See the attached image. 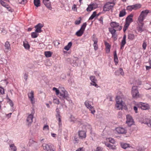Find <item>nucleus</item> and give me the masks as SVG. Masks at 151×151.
<instances>
[{
  "label": "nucleus",
  "instance_id": "nucleus-59",
  "mask_svg": "<svg viewBox=\"0 0 151 151\" xmlns=\"http://www.w3.org/2000/svg\"><path fill=\"white\" fill-rule=\"evenodd\" d=\"M103 18L102 17H101L99 19V21H100V23L103 24Z\"/></svg>",
  "mask_w": 151,
  "mask_h": 151
},
{
  "label": "nucleus",
  "instance_id": "nucleus-60",
  "mask_svg": "<svg viewBox=\"0 0 151 151\" xmlns=\"http://www.w3.org/2000/svg\"><path fill=\"white\" fill-rule=\"evenodd\" d=\"M109 142H110L111 143L113 144L115 143V141L112 138H109Z\"/></svg>",
  "mask_w": 151,
  "mask_h": 151
},
{
  "label": "nucleus",
  "instance_id": "nucleus-36",
  "mask_svg": "<svg viewBox=\"0 0 151 151\" xmlns=\"http://www.w3.org/2000/svg\"><path fill=\"white\" fill-rule=\"evenodd\" d=\"M39 35V34L37 33V32H32L31 33V35L32 38H35L37 37Z\"/></svg>",
  "mask_w": 151,
  "mask_h": 151
},
{
  "label": "nucleus",
  "instance_id": "nucleus-51",
  "mask_svg": "<svg viewBox=\"0 0 151 151\" xmlns=\"http://www.w3.org/2000/svg\"><path fill=\"white\" fill-rule=\"evenodd\" d=\"M5 8H6L7 10L9 12H12L13 11L12 9L11 8V7L8 4L7 6H6V7Z\"/></svg>",
  "mask_w": 151,
  "mask_h": 151
},
{
  "label": "nucleus",
  "instance_id": "nucleus-16",
  "mask_svg": "<svg viewBox=\"0 0 151 151\" xmlns=\"http://www.w3.org/2000/svg\"><path fill=\"white\" fill-rule=\"evenodd\" d=\"M137 36V35H134L132 33H128V39L130 41L134 40Z\"/></svg>",
  "mask_w": 151,
  "mask_h": 151
},
{
  "label": "nucleus",
  "instance_id": "nucleus-4",
  "mask_svg": "<svg viewBox=\"0 0 151 151\" xmlns=\"http://www.w3.org/2000/svg\"><path fill=\"white\" fill-rule=\"evenodd\" d=\"M131 94L134 99H136L139 97V94L138 92L137 87L133 86L132 88Z\"/></svg>",
  "mask_w": 151,
  "mask_h": 151
},
{
  "label": "nucleus",
  "instance_id": "nucleus-55",
  "mask_svg": "<svg viewBox=\"0 0 151 151\" xmlns=\"http://www.w3.org/2000/svg\"><path fill=\"white\" fill-rule=\"evenodd\" d=\"M72 9L74 11H76L77 12V8L76 7V4H74L73 6L72 7Z\"/></svg>",
  "mask_w": 151,
  "mask_h": 151
},
{
  "label": "nucleus",
  "instance_id": "nucleus-27",
  "mask_svg": "<svg viewBox=\"0 0 151 151\" xmlns=\"http://www.w3.org/2000/svg\"><path fill=\"white\" fill-rule=\"evenodd\" d=\"M126 14V13L125 12V9H123L120 12L119 14V17H124L125 16Z\"/></svg>",
  "mask_w": 151,
  "mask_h": 151
},
{
  "label": "nucleus",
  "instance_id": "nucleus-3",
  "mask_svg": "<svg viewBox=\"0 0 151 151\" xmlns=\"http://www.w3.org/2000/svg\"><path fill=\"white\" fill-rule=\"evenodd\" d=\"M115 5V3L113 2H107L104 6L103 10L104 12H106L108 11L111 9H112Z\"/></svg>",
  "mask_w": 151,
  "mask_h": 151
},
{
  "label": "nucleus",
  "instance_id": "nucleus-50",
  "mask_svg": "<svg viewBox=\"0 0 151 151\" xmlns=\"http://www.w3.org/2000/svg\"><path fill=\"white\" fill-rule=\"evenodd\" d=\"M117 35L116 33L112 35V38H113L114 41H116L117 40Z\"/></svg>",
  "mask_w": 151,
  "mask_h": 151
},
{
  "label": "nucleus",
  "instance_id": "nucleus-2",
  "mask_svg": "<svg viewBox=\"0 0 151 151\" xmlns=\"http://www.w3.org/2000/svg\"><path fill=\"white\" fill-rule=\"evenodd\" d=\"M150 12V10L147 9L142 11L139 16L138 21L140 24L143 23V22L145 18L146 17L148 14Z\"/></svg>",
  "mask_w": 151,
  "mask_h": 151
},
{
  "label": "nucleus",
  "instance_id": "nucleus-45",
  "mask_svg": "<svg viewBox=\"0 0 151 151\" xmlns=\"http://www.w3.org/2000/svg\"><path fill=\"white\" fill-rule=\"evenodd\" d=\"M5 93L4 89L0 86V94L3 95Z\"/></svg>",
  "mask_w": 151,
  "mask_h": 151
},
{
  "label": "nucleus",
  "instance_id": "nucleus-63",
  "mask_svg": "<svg viewBox=\"0 0 151 151\" xmlns=\"http://www.w3.org/2000/svg\"><path fill=\"white\" fill-rule=\"evenodd\" d=\"M126 43V40L122 39L121 44L122 45V46L124 45Z\"/></svg>",
  "mask_w": 151,
  "mask_h": 151
},
{
  "label": "nucleus",
  "instance_id": "nucleus-5",
  "mask_svg": "<svg viewBox=\"0 0 151 151\" xmlns=\"http://www.w3.org/2000/svg\"><path fill=\"white\" fill-rule=\"evenodd\" d=\"M110 25L111 27V28H115L117 30L120 31L122 29V27L119 26V24L116 22H111L110 23Z\"/></svg>",
  "mask_w": 151,
  "mask_h": 151
},
{
  "label": "nucleus",
  "instance_id": "nucleus-48",
  "mask_svg": "<svg viewBox=\"0 0 151 151\" xmlns=\"http://www.w3.org/2000/svg\"><path fill=\"white\" fill-rule=\"evenodd\" d=\"M103 149V147L98 146L96 148L95 151H104Z\"/></svg>",
  "mask_w": 151,
  "mask_h": 151
},
{
  "label": "nucleus",
  "instance_id": "nucleus-19",
  "mask_svg": "<svg viewBox=\"0 0 151 151\" xmlns=\"http://www.w3.org/2000/svg\"><path fill=\"white\" fill-rule=\"evenodd\" d=\"M120 145L122 147L125 149H126L127 147H131L129 144L126 143H121Z\"/></svg>",
  "mask_w": 151,
  "mask_h": 151
},
{
  "label": "nucleus",
  "instance_id": "nucleus-12",
  "mask_svg": "<svg viewBox=\"0 0 151 151\" xmlns=\"http://www.w3.org/2000/svg\"><path fill=\"white\" fill-rule=\"evenodd\" d=\"M90 79L91 81L92 82L90 84L93 86H94L96 88H98L99 86L96 83V82L97 81L96 78L94 76H91L90 77Z\"/></svg>",
  "mask_w": 151,
  "mask_h": 151
},
{
  "label": "nucleus",
  "instance_id": "nucleus-22",
  "mask_svg": "<svg viewBox=\"0 0 151 151\" xmlns=\"http://www.w3.org/2000/svg\"><path fill=\"white\" fill-rule=\"evenodd\" d=\"M94 4H90L88 5V7L86 9V11L88 12H90L94 9L93 6H94Z\"/></svg>",
  "mask_w": 151,
  "mask_h": 151
},
{
  "label": "nucleus",
  "instance_id": "nucleus-34",
  "mask_svg": "<svg viewBox=\"0 0 151 151\" xmlns=\"http://www.w3.org/2000/svg\"><path fill=\"white\" fill-rule=\"evenodd\" d=\"M56 118L58 121V125L59 127H60L62 126V125L61 116L56 117Z\"/></svg>",
  "mask_w": 151,
  "mask_h": 151
},
{
  "label": "nucleus",
  "instance_id": "nucleus-10",
  "mask_svg": "<svg viewBox=\"0 0 151 151\" xmlns=\"http://www.w3.org/2000/svg\"><path fill=\"white\" fill-rule=\"evenodd\" d=\"M78 135L79 138L82 139H85L86 136V132L82 130L78 131Z\"/></svg>",
  "mask_w": 151,
  "mask_h": 151
},
{
  "label": "nucleus",
  "instance_id": "nucleus-29",
  "mask_svg": "<svg viewBox=\"0 0 151 151\" xmlns=\"http://www.w3.org/2000/svg\"><path fill=\"white\" fill-rule=\"evenodd\" d=\"M10 150L12 151H17V147L14 145V144H12L10 145Z\"/></svg>",
  "mask_w": 151,
  "mask_h": 151
},
{
  "label": "nucleus",
  "instance_id": "nucleus-38",
  "mask_svg": "<svg viewBox=\"0 0 151 151\" xmlns=\"http://www.w3.org/2000/svg\"><path fill=\"white\" fill-rule=\"evenodd\" d=\"M124 104H120L119 103H117L116 105V108L118 109H120L122 108V106H123Z\"/></svg>",
  "mask_w": 151,
  "mask_h": 151
},
{
  "label": "nucleus",
  "instance_id": "nucleus-32",
  "mask_svg": "<svg viewBox=\"0 0 151 151\" xmlns=\"http://www.w3.org/2000/svg\"><path fill=\"white\" fill-rule=\"evenodd\" d=\"M130 24L125 22V24L124 25L123 29V30L124 32H125L127 29H128V27H129V25Z\"/></svg>",
  "mask_w": 151,
  "mask_h": 151
},
{
  "label": "nucleus",
  "instance_id": "nucleus-39",
  "mask_svg": "<svg viewBox=\"0 0 151 151\" xmlns=\"http://www.w3.org/2000/svg\"><path fill=\"white\" fill-rule=\"evenodd\" d=\"M98 42H94V43L93 44L94 49L95 51L97 50L98 48V46L97 44Z\"/></svg>",
  "mask_w": 151,
  "mask_h": 151
},
{
  "label": "nucleus",
  "instance_id": "nucleus-56",
  "mask_svg": "<svg viewBox=\"0 0 151 151\" xmlns=\"http://www.w3.org/2000/svg\"><path fill=\"white\" fill-rule=\"evenodd\" d=\"M42 147L43 148V150H42V151H47V146L45 144H44L42 145Z\"/></svg>",
  "mask_w": 151,
  "mask_h": 151
},
{
  "label": "nucleus",
  "instance_id": "nucleus-21",
  "mask_svg": "<svg viewBox=\"0 0 151 151\" xmlns=\"http://www.w3.org/2000/svg\"><path fill=\"white\" fill-rule=\"evenodd\" d=\"M4 46L5 50H10L11 49L10 44L9 41H7L6 42Z\"/></svg>",
  "mask_w": 151,
  "mask_h": 151
},
{
  "label": "nucleus",
  "instance_id": "nucleus-40",
  "mask_svg": "<svg viewBox=\"0 0 151 151\" xmlns=\"http://www.w3.org/2000/svg\"><path fill=\"white\" fill-rule=\"evenodd\" d=\"M52 90L54 91H55L57 95H60V90L58 89L57 88L55 87H54L52 88Z\"/></svg>",
  "mask_w": 151,
  "mask_h": 151
},
{
  "label": "nucleus",
  "instance_id": "nucleus-47",
  "mask_svg": "<svg viewBox=\"0 0 151 151\" xmlns=\"http://www.w3.org/2000/svg\"><path fill=\"white\" fill-rule=\"evenodd\" d=\"M127 10L129 11H131L133 10V5L128 6L127 7Z\"/></svg>",
  "mask_w": 151,
  "mask_h": 151
},
{
  "label": "nucleus",
  "instance_id": "nucleus-15",
  "mask_svg": "<svg viewBox=\"0 0 151 151\" xmlns=\"http://www.w3.org/2000/svg\"><path fill=\"white\" fill-rule=\"evenodd\" d=\"M43 27V25L40 23L38 24L35 26L36 29L35 32L37 33H40L41 32V29Z\"/></svg>",
  "mask_w": 151,
  "mask_h": 151
},
{
  "label": "nucleus",
  "instance_id": "nucleus-17",
  "mask_svg": "<svg viewBox=\"0 0 151 151\" xmlns=\"http://www.w3.org/2000/svg\"><path fill=\"white\" fill-rule=\"evenodd\" d=\"M104 45L106 47L105 50L106 52L109 53L110 52L111 46L107 42H104Z\"/></svg>",
  "mask_w": 151,
  "mask_h": 151
},
{
  "label": "nucleus",
  "instance_id": "nucleus-57",
  "mask_svg": "<svg viewBox=\"0 0 151 151\" xmlns=\"http://www.w3.org/2000/svg\"><path fill=\"white\" fill-rule=\"evenodd\" d=\"M122 113L121 111H119L117 117L119 118H120L122 117Z\"/></svg>",
  "mask_w": 151,
  "mask_h": 151
},
{
  "label": "nucleus",
  "instance_id": "nucleus-49",
  "mask_svg": "<svg viewBox=\"0 0 151 151\" xmlns=\"http://www.w3.org/2000/svg\"><path fill=\"white\" fill-rule=\"evenodd\" d=\"M55 45L56 46H58L60 44V41L58 40H56L54 42Z\"/></svg>",
  "mask_w": 151,
  "mask_h": 151
},
{
  "label": "nucleus",
  "instance_id": "nucleus-46",
  "mask_svg": "<svg viewBox=\"0 0 151 151\" xmlns=\"http://www.w3.org/2000/svg\"><path fill=\"white\" fill-rule=\"evenodd\" d=\"M0 3L3 6L5 7H6V6H7L8 4H6V3L4 2L2 0H0Z\"/></svg>",
  "mask_w": 151,
  "mask_h": 151
},
{
  "label": "nucleus",
  "instance_id": "nucleus-28",
  "mask_svg": "<svg viewBox=\"0 0 151 151\" xmlns=\"http://www.w3.org/2000/svg\"><path fill=\"white\" fill-rule=\"evenodd\" d=\"M141 7V5L140 4H136L133 5V10H136L140 8Z\"/></svg>",
  "mask_w": 151,
  "mask_h": 151
},
{
  "label": "nucleus",
  "instance_id": "nucleus-44",
  "mask_svg": "<svg viewBox=\"0 0 151 151\" xmlns=\"http://www.w3.org/2000/svg\"><path fill=\"white\" fill-rule=\"evenodd\" d=\"M144 123L147 124L149 127H150V126L149 125V124H151L150 120H148L147 119H145V120L144 121Z\"/></svg>",
  "mask_w": 151,
  "mask_h": 151
},
{
  "label": "nucleus",
  "instance_id": "nucleus-64",
  "mask_svg": "<svg viewBox=\"0 0 151 151\" xmlns=\"http://www.w3.org/2000/svg\"><path fill=\"white\" fill-rule=\"evenodd\" d=\"M137 150L138 151H143V150L142 148L140 147H137Z\"/></svg>",
  "mask_w": 151,
  "mask_h": 151
},
{
  "label": "nucleus",
  "instance_id": "nucleus-23",
  "mask_svg": "<svg viewBox=\"0 0 151 151\" xmlns=\"http://www.w3.org/2000/svg\"><path fill=\"white\" fill-rule=\"evenodd\" d=\"M116 101L117 103H119L120 104H124L122 101V99L119 96H117L116 98Z\"/></svg>",
  "mask_w": 151,
  "mask_h": 151
},
{
  "label": "nucleus",
  "instance_id": "nucleus-25",
  "mask_svg": "<svg viewBox=\"0 0 151 151\" xmlns=\"http://www.w3.org/2000/svg\"><path fill=\"white\" fill-rule=\"evenodd\" d=\"M48 147V151H55L56 149L53 145H49Z\"/></svg>",
  "mask_w": 151,
  "mask_h": 151
},
{
  "label": "nucleus",
  "instance_id": "nucleus-58",
  "mask_svg": "<svg viewBox=\"0 0 151 151\" xmlns=\"http://www.w3.org/2000/svg\"><path fill=\"white\" fill-rule=\"evenodd\" d=\"M147 46V44L145 42H144L142 44V47L144 50H145Z\"/></svg>",
  "mask_w": 151,
  "mask_h": 151
},
{
  "label": "nucleus",
  "instance_id": "nucleus-7",
  "mask_svg": "<svg viewBox=\"0 0 151 151\" xmlns=\"http://www.w3.org/2000/svg\"><path fill=\"white\" fill-rule=\"evenodd\" d=\"M70 63L73 66H77L78 65L79 59L77 57H74L73 59H69Z\"/></svg>",
  "mask_w": 151,
  "mask_h": 151
},
{
  "label": "nucleus",
  "instance_id": "nucleus-61",
  "mask_svg": "<svg viewBox=\"0 0 151 151\" xmlns=\"http://www.w3.org/2000/svg\"><path fill=\"white\" fill-rule=\"evenodd\" d=\"M8 100H9V104L11 106H12L14 105L13 102L9 98H8Z\"/></svg>",
  "mask_w": 151,
  "mask_h": 151
},
{
  "label": "nucleus",
  "instance_id": "nucleus-42",
  "mask_svg": "<svg viewBox=\"0 0 151 151\" xmlns=\"http://www.w3.org/2000/svg\"><path fill=\"white\" fill-rule=\"evenodd\" d=\"M87 24L86 22H85L83 23L82 25L81 26V30L84 32L86 27V26Z\"/></svg>",
  "mask_w": 151,
  "mask_h": 151
},
{
  "label": "nucleus",
  "instance_id": "nucleus-62",
  "mask_svg": "<svg viewBox=\"0 0 151 151\" xmlns=\"http://www.w3.org/2000/svg\"><path fill=\"white\" fill-rule=\"evenodd\" d=\"M52 54V52H51L50 51H48V57H50Z\"/></svg>",
  "mask_w": 151,
  "mask_h": 151
},
{
  "label": "nucleus",
  "instance_id": "nucleus-52",
  "mask_svg": "<svg viewBox=\"0 0 151 151\" xmlns=\"http://www.w3.org/2000/svg\"><path fill=\"white\" fill-rule=\"evenodd\" d=\"M118 71L119 72L120 74L122 75H124V73L123 71V70L122 68H120L119 70H118Z\"/></svg>",
  "mask_w": 151,
  "mask_h": 151
},
{
  "label": "nucleus",
  "instance_id": "nucleus-31",
  "mask_svg": "<svg viewBox=\"0 0 151 151\" xmlns=\"http://www.w3.org/2000/svg\"><path fill=\"white\" fill-rule=\"evenodd\" d=\"M72 45V43L70 42L68 44V45L64 47V49L66 50H68Z\"/></svg>",
  "mask_w": 151,
  "mask_h": 151
},
{
  "label": "nucleus",
  "instance_id": "nucleus-8",
  "mask_svg": "<svg viewBox=\"0 0 151 151\" xmlns=\"http://www.w3.org/2000/svg\"><path fill=\"white\" fill-rule=\"evenodd\" d=\"M139 107L140 108L143 110L149 109H150V107L148 104L142 102L137 104Z\"/></svg>",
  "mask_w": 151,
  "mask_h": 151
},
{
  "label": "nucleus",
  "instance_id": "nucleus-33",
  "mask_svg": "<svg viewBox=\"0 0 151 151\" xmlns=\"http://www.w3.org/2000/svg\"><path fill=\"white\" fill-rule=\"evenodd\" d=\"M34 3L35 6L38 7L40 6V0H34Z\"/></svg>",
  "mask_w": 151,
  "mask_h": 151
},
{
  "label": "nucleus",
  "instance_id": "nucleus-41",
  "mask_svg": "<svg viewBox=\"0 0 151 151\" xmlns=\"http://www.w3.org/2000/svg\"><path fill=\"white\" fill-rule=\"evenodd\" d=\"M92 39L94 42H98V39L96 37L95 35L94 34L92 37Z\"/></svg>",
  "mask_w": 151,
  "mask_h": 151
},
{
  "label": "nucleus",
  "instance_id": "nucleus-43",
  "mask_svg": "<svg viewBox=\"0 0 151 151\" xmlns=\"http://www.w3.org/2000/svg\"><path fill=\"white\" fill-rule=\"evenodd\" d=\"M56 116L58 117V116H60V110L58 108H57L56 110Z\"/></svg>",
  "mask_w": 151,
  "mask_h": 151
},
{
  "label": "nucleus",
  "instance_id": "nucleus-18",
  "mask_svg": "<svg viewBox=\"0 0 151 151\" xmlns=\"http://www.w3.org/2000/svg\"><path fill=\"white\" fill-rule=\"evenodd\" d=\"M105 145L107 147H108L109 149L115 150L116 149V146L113 145H111L107 142L105 143Z\"/></svg>",
  "mask_w": 151,
  "mask_h": 151
},
{
  "label": "nucleus",
  "instance_id": "nucleus-30",
  "mask_svg": "<svg viewBox=\"0 0 151 151\" xmlns=\"http://www.w3.org/2000/svg\"><path fill=\"white\" fill-rule=\"evenodd\" d=\"M109 31L111 34L112 35L116 33V32L117 30L113 28H109Z\"/></svg>",
  "mask_w": 151,
  "mask_h": 151
},
{
  "label": "nucleus",
  "instance_id": "nucleus-53",
  "mask_svg": "<svg viewBox=\"0 0 151 151\" xmlns=\"http://www.w3.org/2000/svg\"><path fill=\"white\" fill-rule=\"evenodd\" d=\"M84 104L86 106V107L87 108L90 106V105H91V104H89V101L87 100L84 103Z\"/></svg>",
  "mask_w": 151,
  "mask_h": 151
},
{
  "label": "nucleus",
  "instance_id": "nucleus-26",
  "mask_svg": "<svg viewBox=\"0 0 151 151\" xmlns=\"http://www.w3.org/2000/svg\"><path fill=\"white\" fill-rule=\"evenodd\" d=\"M88 109H89V110L91 111V112L93 114H94L95 113V111L93 107L91 105H90L87 108Z\"/></svg>",
  "mask_w": 151,
  "mask_h": 151
},
{
  "label": "nucleus",
  "instance_id": "nucleus-11",
  "mask_svg": "<svg viewBox=\"0 0 151 151\" xmlns=\"http://www.w3.org/2000/svg\"><path fill=\"white\" fill-rule=\"evenodd\" d=\"M115 130L119 134H126L127 133V130L124 128L122 127H117L116 128Z\"/></svg>",
  "mask_w": 151,
  "mask_h": 151
},
{
  "label": "nucleus",
  "instance_id": "nucleus-24",
  "mask_svg": "<svg viewBox=\"0 0 151 151\" xmlns=\"http://www.w3.org/2000/svg\"><path fill=\"white\" fill-rule=\"evenodd\" d=\"M84 32L81 29H80L76 32V35L78 37H81L83 35Z\"/></svg>",
  "mask_w": 151,
  "mask_h": 151
},
{
  "label": "nucleus",
  "instance_id": "nucleus-13",
  "mask_svg": "<svg viewBox=\"0 0 151 151\" xmlns=\"http://www.w3.org/2000/svg\"><path fill=\"white\" fill-rule=\"evenodd\" d=\"M29 99L30 100L31 103L33 104L35 103V99L34 98V93L33 91H31L30 93L28 94Z\"/></svg>",
  "mask_w": 151,
  "mask_h": 151
},
{
  "label": "nucleus",
  "instance_id": "nucleus-35",
  "mask_svg": "<svg viewBox=\"0 0 151 151\" xmlns=\"http://www.w3.org/2000/svg\"><path fill=\"white\" fill-rule=\"evenodd\" d=\"M140 25H139L138 27V31L139 32H142L143 31V30L142 29V27H143V25H144V23H142V24H140Z\"/></svg>",
  "mask_w": 151,
  "mask_h": 151
},
{
  "label": "nucleus",
  "instance_id": "nucleus-37",
  "mask_svg": "<svg viewBox=\"0 0 151 151\" xmlns=\"http://www.w3.org/2000/svg\"><path fill=\"white\" fill-rule=\"evenodd\" d=\"M96 16V11L94 12L92 14L89 19V20L93 19Z\"/></svg>",
  "mask_w": 151,
  "mask_h": 151
},
{
  "label": "nucleus",
  "instance_id": "nucleus-9",
  "mask_svg": "<svg viewBox=\"0 0 151 151\" xmlns=\"http://www.w3.org/2000/svg\"><path fill=\"white\" fill-rule=\"evenodd\" d=\"M34 115L32 114H29L26 119L27 124L28 125H30L33 122V119L34 117Z\"/></svg>",
  "mask_w": 151,
  "mask_h": 151
},
{
  "label": "nucleus",
  "instance_id": "nucleus-6",
  "mask_svg": "<svg viewBox=\"0 0 151 151\" xmlns=\"http://www.w3.org/2000/svg\"><path fill=\"white\" fill-rule=\"evenodd\" d=\"M126 123L129 127L131 126L134 123L132 117L129 115L127 116Z\"/></svg>",
  "mask_w": 151,
  "mask_h": 151
},
{
  "label": "nucleus",
  "instance_id": "nucleus-54",
  "mask_svg": "<svg viewBox=\"0 0 151 151\" xmlns=\"http://www.w3.org/2000/svg\"><path fill=\"white\" fill-rule=\"evenodd\" d=\"M79 18L80 19V20H76L75 21V24L76 25H78L81 22V18L80 17Z\"/></svg>",
  "mask_w": 151,
  "mask_h": 151
},
{
  "label": "nucleus",
  "instance_id": "nucleus-14",
  "mask_svg": "<svg viewBox=\"0 0 151 151\" xmlns=\"http://www.w3.org/2000/svg\"><path fill=\"white\" fill-rule=\"evenodd\" d=\"M133 16V14H129L126 18L125 22L130 24L131 23L133 22L132 18Z\"/></svg>",
  "mask_w": 151,
  "mask_h": 151
},
{
  "label": "nucleus",
  "instance_id": "nucleus-1",
  "mask_svg": "<svg viewBox=\"0 0 151 151\" xmlns=\"http://www.w3.org/2000/svg\"><path fill=\"white\" fill-rule=\"evenodd\" d=\"M59 89L60 92V95L59 96V97L62 101V102L63 103H65V99L68 101L69 99V97L68 96V92L63 87H59Z\"/></svg>",
  "mask_w": 151,
  "mask_h": 151
},
{
  "label": "nucleus",
  "instance_id": "nucleus-20",
  "mask_svg": "<svg viewBox=\"0 0 151 151\" xmlns=\"http://www.w3.org/2000/svg\"><path fill=\"white\" fill-rule=\"evenodd\" d=\"M23 46L25 49L28 50L30 48V45L27 40L24 41L23 42Z\"/></svg>",
  "mask_w": 151,
  "mask_h": 151
}]
</instances>
